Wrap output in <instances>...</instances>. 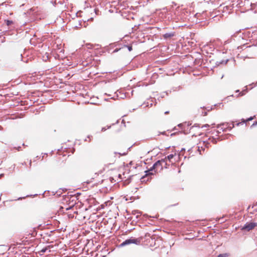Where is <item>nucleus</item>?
<instances>
[{"mask_svg": "<svg viewBox=\"0 0 257 257\" xmlns=\"http://www.w3.org/2000/svg\"><path fill=\"white\" fill-rule=\"evenodd\" d=\"M174 155L173 154H170L168 155L167 157H165V159H162L161 160L158 161L156 162L153 166L150 168V169L146 170V178H147L146 181H149L151 179V177L150 176H154L155 174L156 171L155 169L157 168L158 166H161L162 168L163 166H165L167 165V161L169 160L170 162H172L171 160L174 158Z\"/></svg>", "mask_w": 257, "mask_h": 257, "instance_id": "f257e3e1", "label": "nucleus"}, {"mask_svg": "<svg viewBox=\"0 0 257 257\" xmlns=\"http://www.w3.org/2000/svg\"><path fill=\"white\" fill-rule=\"evenodd\" d=\"M125 169L124 167L121 168L119 169V171H115L112 174V176L111 178L114 180L115 182H119L123 179L126 178L125 173L123 171Z\"/></svg>", "mask_w": 257, "mask_h": 257, "instance_id": "f03ea898", "label": "nucleus"}, {"mask_svg": "<svg viewBox=\"0 0 257 257\" xmlns=\"http://www.w3.org/2000/svg\"><path fill=\"white\" fill-rule=\"evenodd\" d=\"M128 153V148L122 145L117 147L116 151L114 152L115 154H118L120 156L126 155Z\"/></svg>", "mask_w": 257, "mask_h": 257, "instance_id": "7ed1b4c3", "label": "nucleus"}, {"mask_svg": "<svg viewBox=\"0 0 257 257\" xmlns=\"http://www.w3.org/2000/svg\"><path fill=\"white\" fill-rule=\"evenodd\" d=\"M234 127L233 123H223L218 125V132L230 131Z\"/></svg>", "mask_w": 257, "mask_h": 257, "instance_id": "20e7f679", "label": "nucleus"}, {"mask_svg": "<svg viewBox=\"0 0 257 257\" xmlns=\"http://www.w3.org/2000/svg\"><path fill=\"white\" fill-rule=\"evenodd\" d=\"M142 240V238H130L128 239L125 240L122 243H121V246H124L125 245H127L131 243H135L137 244H139L141 243V240Z\"/></svg>", "mask_w": 257, "mask_h": 257, "instance_id": "39448f33", "label": "nucleus"}, {"mask_svg": "<svg viewBox=\"0 0 257 257\" xmlns=\"http://www.w3.org/2000/svg\"><path fill=\"white\" fill-rule=\"evenodd\" d=\"M257 226V223L254 222H247L242 227L241 230H245L247 231H249L253 229L255 226Z\"/></svg>", "mask_w": 257, "mask_h": 257, "instance_id": "423d86ee", "label": "nucleus"}, {"mask_svg": "<svg viewBox=\"0 0 257 257\" xmlns=\"http://www.w3.org/2000/svg\"><path fill=\"white\" fill-rule=\"evenodd\" d=\"M153 98H150V99H148L147 101L146 102V106H152L153 105Z\"/></svg>", "mask_w": 257, "mask_h": 257, "instance_id": "0eeeda50", "label": "nucleus"}, {"mask_svg": "<svg viewBox=\"0 0 257 257\" xmlns=\"http://www.w3.org/2000/svg\"><path fill=\"white\" fill-rule=\"evenodd\" d=\"M174 36V34L173 33H167L163 35V37L165 39L170 38Z\"/></svg>", "mask_w": 257, "mask_h": 257, "instance_id": "6e6552de", "label": "nucleus"}, {"mask_svg": "<svg viewBox=\"0 0 257 257\" xmlns=\"http://www.w3.org/2000/svg\"><path fill=\"white\" fill-rule=\"evenodd\" d=\"M145 236H146V241H148V240H149V241H150V240H151L152 242H153L154 240H153V239L151 238V237H150V235H149L148 236V235L146 234Z\"/></svg>", "mask_w": 257, "mask_h": 257, "instance_id": "1a4fd4ad", "label": "nucleus"}, {"mask_svg": "<svg viewBox=\"0 0 257 257\" xmlns=\"http://www.w3.org/2000/svg\"><path fill=\"white\" fill-rule=\"evenodd\" d=\"M185 150L184 149H182L181 150V151H180V152L178 154V159H180V158L181 157V156H183V151Z\"/></svg>", "mask_w": 257, "mask_h": 257, "instance_id": "9d476101", "label": "nucleus"}, {"mask_svg": "<svg viewBox=\"0 0 257 257\" xmlns=\"http://www.w3.org/2000/svg\"><path fill=\"white\" fill-rule=\"evenodd\" d=\"M200 148L202 150H203V151L205 150V149L203 147H201L200 146L198 147V151L199 152L200 154H201V151Z\"/></svg>", "mask_w": 257, "mask_h": 257, "instance_id": "9b49d317", "label": "nucleus"}, {"mask_svg": "<svg viewBox=\"0 0 257 257\" xmlns=\"http://www.w3.org/2000/svg\"><path fill=\"white\" fill-rule=\"evenodd\" d=\"M228 255L227 253L219 254L217 257H226Z\"/></svg>", "mask_w": 257, "mask_h": 257, "instance_id": "f8f14e48", "label": "nucleus"}, {"mask_svg": "<svg viewBox=\"0 0 257 257\" xmlns=\"http://www.w3.org/2000/svg\"><path fill=\"white\" fill-rule=\"evenodd\" d=\"M124 47L127 48L130 51H131L132 50V45H124Z\"/></svg>", "mask_w": 257, "mask_h": 257, "instance_id": "ddd939ff", "label": "nucleus"}, {"mask_svg": "<svg viewBox=\"0 0 257 257\" xmlns=\"http://www.w3.org/2000/svg\"><path fill=\"white\" fill-rule=\"evenodd\" d=\"M86 46L87 47V48L90 49V48H92L93 47V45L92 44H86Z\"/></svg>", "mask_w": 257, "mask_h": 257, "instance_id": "4468645a", "label": "nucleus"}, {"mask_svg": "<svg viewBox=\"0 0 257 257\" xmlns=\"http://www.w3.org/2000/svg\"><path fill=\"white\" fill-rule=\"evenodd\" d=\"M209 140L211 142H213L214 144H215L216 143V141L215 139L214 138H212V139H210L209 138Z\"/></svg>", "mask_w": 257, "mask_h": 257, "instance_id": "2eb2a0df", "label": "nucleus"}, {"mask_svg": "<svg viewBox=\"0 0 257 257\" xmlns=\"http://www.w3.org/2000/svg\"><path fill=\"white\" fill-rule=\"evenodd\" d=\"M12 24H13V22L12 21H10V20L7 21V24L8 26H9V25H11Z\"/></svg>", "mask_w": 257, "mask_h": 257, "instance_id": "dca6fc26", "label": "nucleus"}, {"mask_svg": "<svg viewBox=\"0 0 257 257\" xmlns=\"http://www.w3.org/2000/svg\"><path fill=\"white\" fill-rule=\"evenodd\" d=\"M68 216L69 218H72L74 217L73 215H72L71 214H68Z\"/></svg>", "mask_w": 257, "mask_h": 257, "instance_id": "f3484780", "label": "nucleus"}, {"mask_svg": "<svg viewBox=\"0 0 257 257\" xmlns=\"http://www.w3.org/2000/svg\"><path fill=\"white\" fill-rule=\"evenodd\" d=\"M73 206H71V207H70L69 208H67L66 209L67 210H70V209H73Z\"/></svg>", "mask_w": 257, "mask_h": 257, "instance_id": "a211bd4d", "label": "nucleus"}, {"mask_svg": "<svg viewBox=\"0 0 257 257\" xmlns=\"http://www.w3.org/2000/svg\"><path fill=\"white\" fill-rule=\"evenodd\" d=\"M29 165H30L29 168H31V165H32V162H31V160H30V161H29Z\"/></svg>", "mask_w": 257, "mask_h": 257, "instance_id": "6ab92c4d", "label": "nucleus"}, {"mask_svg": "<svg viewBox=\"0 0 257 257\" xmlns=\"http://www.w3.org/2000/svg\"><path fill=\"white\" fill-rule=\"evenodd\" d=\"M151 27H149V28H145V30H146V31H147V30H149V29H151Z\"/></svg>", "mask_w": 257, "mask_h": 257, "instance_id": "aec40b11", "label": "nucleus"}, {"mask_svg": "<svg viewBox=\"0 0 257 257\" xmlns=\"http://www.w3.org/2000/svg\"><path fill=\"white\" fill-rule=\"evenodd\" d=\"M195 126H193L191 127V130H193L195 128Z\"/></svg>", "mask_w": 257, "mask_h": 257, "instance_id": "412c9836", "label": "nucleus"}, {"mask_svg": "<svg viewBox=\"0 0 257 257\" xmlns=\"http://www.w3.org/2000/svg\"><path fill=\"white\" fill-rule=\"evenodd\" d=\"M106 129L105 128H102L101 131H105Z\"/></svg>", "mask_w": 257, "mask_h": 257, "instance_id": "4be33fe9", "label": "nucleus"}, {"mask_svg": "<svg viewBox=\"0 0 257 257\" xmlns=\"http://www.w3.org/2000/svg\"><path fill=\"white\" fill-rule=\"evenodd\" d=\"M169 112L168 111H166V112H165V114H168V113H169Z\"/></svg>", "mask_w": 257, "mask_h": 257, "instance_id": "5701e85b", "label": "nucleus"}, {"mask_svg": "<svg viewBox=\"0 0 257 257\" xmlns=\"http://www.w3.org/2000/svg\"><path fill=\"white\" fill-rule=\"evenodd\" d=\"M144 178H145V177H144V176H143V177H142L141 178V179H144Z\"/></svg>", "mask_w": 257, "mask_h": 257, "instance_id": "b1692460", "label": "nucleus"}, {"mask_svg": "<svg viewBox=\"0 0 257 257\" xmlns=\"http://www.w3.org/2000/svg\"><path fill=\"white\" fill-rule=\"evenodd\" d=\"M208 144V143H207L206 144H205V147H207V145Z\"/></svg>", "mask_w": 257, "mask_h": 257, "instance_id": "393cba45", "label": "nucleus"}, {"mask_svg": "<svg viewBox=\"0 0 257 257\" xmlns=\"http://www.w3.org/2000/svg\"><path fill=\"white\" fill-rule=\"evenodd\" d=\"M239 123H237L236 124H237V125H238L239 124Z\"/></svg>", "mask_w": 257, "mask_h": 257, "instance_id": "a878e982", "label": "nucleus"}, {"mask_svg": "<svg viewBox=\"0 0 257 257\" xmlns=\"http://www.w3.org/2000/svg\"><path fill=\"white\" fill-rule=\"evenodd\" d=\"M145 216H146V218L147 217V216H148V215H147V214L145 215Z\"/></svg>", "mask_w": 257, "mask_h": 257, "instance_id": "bb28decb", "label": "nucleus"}]
</instances>
